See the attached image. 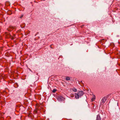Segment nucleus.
Here are the masks:
<instances>
[{"mask_svg":"<svg viewBox=\"0 0 120 120\" xmlns=\"http://www.w3.org/2000/svg\"><path fill=\"white\" fill-rule=\"evenodd\" d=\"M107 99V98L106 97H104L103 98L101 99V101L100 102V105H103L106 101Z\"/></svg>","mask_w":120,"mask_h":120,"instance_id":"f257e3e1","label":"nucleus"},{"mask_svg":"<svg viewBox=\"0 0 120 120\" xmlns=\"http://www.w3.org/2000/svg\"><path fill=\"white\" fill-rule=\"evenodd\" d=\"M78 95H79V97L82 96L84 94L83 92L82 91H80L78 93Z\"/></svg>","mask_w":120,"mask_h":120,"instance_id":"f03ea898","label":"nucleus"},{"mask_svg":"<svg viewBox=\"0 0 120 120\" xmlns=\"http://www.w3.org/2000/svg\"><path fill=\"white\" fill-rule=\"evenodd\" d=\"M13 27L12 26H10L8 29V30L9 31H11L13 29Z\"/></svg>","mask_w":120,"mask_h":120,"instance_id":"7ed1b4c3","label":"nucleus"},{"mask_svg":"<svg viewBox=\"0 0 120 120\" xmlns=\"http://www.w3.org/2000/svg\"><path fill=\"white\" fill-rule=\"evenodd\" d=\"M75 98L76 99H78L79 98V95H78V94L75 93Z\"/></svg>","mask_w":120,"mask_h":120,"instance_id":"20e7f679","label":"nucleus"},{"mask_svg":"<svg viewBox=\"0 0 120 120\" xmlns=\"http://www.w3.org/2000/svg\"><path fill=\"white\" fill-rule=\"evenodd\" d=\"M100 117L99 115H98L97 116V120H101Z\"/></svg>","mask_w":120,"mask_h":120,"instance_id":"39448f33","label":"nucleus"},{"mask_svg":"<svg viewBox=\"0 0 120 120\" xmlns=\"http://www.w3.org/2000/svg\"><path fill=\"white\" fill-rule=\"evenodd\" d=\"M95 99V97L94 95H93V96L92 98L91 99V101H93Z\"/></svg>","mask_w":120,"mask_h":120,"instance_id":"423d86ee","label":"nucleus"},{"mask_svg":"<svg viewBox=\"0 0 120 120\" xmlns=\"http://www.w3.org/2000/svg\"><path fill=\"white\" fill-rule=\"evenodd\" d=\"M71 90L73 91L76 92L77 91V90L75 88H73L71 89Z\"/></svg>","mask_w":120,"mask_h":120,"instance_id":"0eeeda50","label":"nucleus"},{"mask_svg":"<svg viewBox=\"0 0 120 120\" xmlns=\"http://www.w3.org/2000/svg\"><path fill=\"white\" fill-rule=\"evenodd\" d=\"M66 79L67 80H69L70 79V78L68 77H66Z\"/></svg>","mask_w":120,"mask_h":120,"instance_id":"6e6552de","label":"nucleus"},{"mask_svg":"<svg viewBox=\"0 0 120 120\" xmlns=\"http://www.w3.org/2000/svg\"><path fill=\"white\" fill-rule=\"evenodd\" d=\"M56 91V89H54L52 91V92L53 93H55Z\"/></svg>","mask_w":120,"mask_h":120,"instance_id":"1a4fd4ad","label":"nucleus"},{"mask_svg":"<svg viewBox=\"0 0 120 120\" xmlns=\"http://www.w3.org/2000/svg\"><path fill=\"white\" fill-rule=\"evenodd\" d=\"M63 98V97L61 96H60L59 98V99H60V100H62V98Z\"/></svg>","mask_w":120,"mask_h":120,"instance_id":"9d476101","label":"nucleus"},{"mask_svg":"<svg viewBox=\"0 0 120 120\" xmlns=\"http://www.w3.org/2000/svg\"><path fill=\"white\" fill-rule=\"evenodd\" d=\"M74 96V95L73 94H71V97H73Z\"/></svg>","mask_w":120,"mask_h":120,"instance_id":"9b49d317","label":"nucleus"},{"mask_svg":"<svg viewBox=\"0 0 120 120\" xmlns=\"http://www.w3.org/2000/svg\"><path fill=\"white\" fill-rule=\"evenodd\" d=\"M15 34H14V35H13V37L12 38V39H13V38H14V37H15Z\"/></svg>","mask_w":120,"mask_h":120,"instance_id":"f8f14e48","label":"nucleus"},{"mask_svg":"<svg viewBox=\"0 0 120 120\" xmlns=\"http://www.w3.org/2000/svg\"><path fill=\"white\" fill-rule=\"evenodd\" d=\"M23 16V15H21V16L20 17V18H22V17Z\"/></svg>","mask_w":120,"mask_h":120,"instance_id":"ddd939ff","label":"nucleus"},{"mask_svg":"<svg viewBox=\"0 0 120 120\" xmlns=\"http://www.w3.org/2000/svg\"><path fill=\"white\" fill-rule=\"evenodd\" d=\"M93 105H94V104H93Z\"/></svg>","mask_w":120,"mask_h":120,"instance_id":"4468645a","label":"nucleus"}]
</instances>
